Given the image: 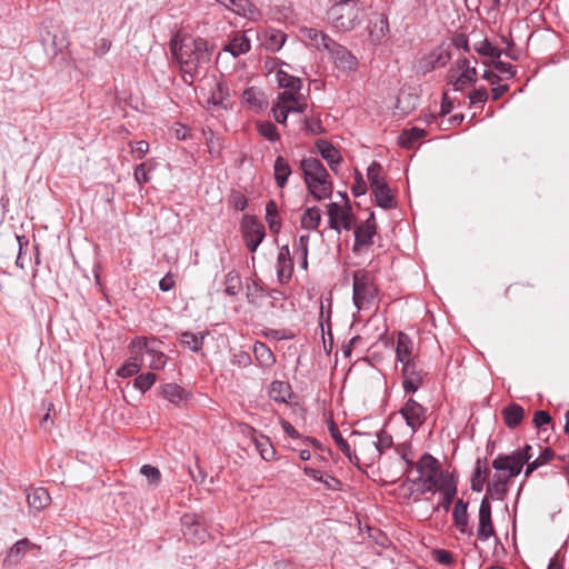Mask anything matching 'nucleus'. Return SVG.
I'll list each match as a JSON object with an SVG mask.
<instances>
[{
  "instance_id": "nucleus-1",
  "label": "nucleus",
  "mask_w": 569,
  "mask_h": 569,
  "mask_svg": "<svg viewBox=\"0 0 569 569\" xmlns=\"http://www.w3.org/2000/svg\"><path fill=\"white\" fill-rule=\"evenodd\" d=\"M171 52L183 72L186 82H191L194 74L206 69L211 60L207 41L191 36L171 40Z\"/></svg>"
},
{
  "instance_id": "nucleus-2",
  "label": "nucleus",
  "mask_w": 569,
  "mask_h": 569,
  "mask_svg": "<svg viewBox=\"0 0 569 569\" xmlns=\"http://www.w3.org/2000/svg\"><path fill=\"white\" fill-rule=\"evenodd\" d=\"M419 473L417 480L421 492L439 490L447 505H450L457 492V483L451 475L440 470V465L436 458L425 453L416 463Z\"/></svg>"
},
{
  "instance_id": "nucleus-3",
  "label": "nucleus",
  "mask_w": 569,
  "mask_h": 569,
  "mask_svg": "<svg viewBox=\"0 0 569 569\" xmlns=\"http://www.w3.org/2000/svg\"><path fill=\"white\" fill-rule=\"evenodd\" d=\"M309 192L316 200L328 199L332 194V183L329 173L317 158H305L300 162Z\"/></svg>"
},
{
  "instance_id": "nucleus-4",
  "label": "nucleus",
  "mask_w": 569,
  "mask_h": 569,
  "mask_svg": "<svg viewBox=\"0 0 569 569\" xmlns=\"http://www.w3.org/2000/svg\"><path fill=\"white\" fill-rule=\"evenodd\" d=\"M333 4L328 10V19L340 31L352 30L360 23L363 10L361 0H332Z\"/></svg>"
},
{
  "instance_id": "nucleus-5",
  "label": "nucleus",
  "mask_w": 569,
  "mask_h": 569,
  "mask_svg": "<svg viewBox=\"0 0 569 569\" xmlns=\"http://www.w3.org/2000/svg\"><path fill=\"white\" fill-rule=\"evenodd\" d=\"M353 303L358 310H368L375 303L377 288L372 274L367 270H356L352 274Z\"/></svg>"
},
{
  "instance_id": "nucleus-6",
  "label": "nucleus",
  "mask_w": 569,
  "mask_h": 569,
  "mask_svg": "<svg viewBox=\"0 0 569 569\" xmlns=\"http://www.w3.org/2000/svg\"><path fill=\"white\" fill-rule=\"evenodd\" d=\"M530 450L531 446L527 445L521 451L500 455L492 461V467L497 471H509V477H516L521 472L523 465H528L531 459Z\"/></svg>"
},
{
  "instance_id": "nucleus-7",
  "label": "nucleus",
  "mask_w": 569,
  "mask_h": 569,
  "mask_svg": "<svg viewBox=\"0 0 569 569\" xmlns=\"http://www.w3.org/2000/svg\"><path fill=\"white\" fill-rule=\"evenodd\" d=\"M329 227L338 232L341 229L350 230L355 223V217L349 206L348 197L345 196V204L331 202L327 206Z\"/></svg>"
},
{
  "instance_id": "nucleus-8",
  "label": "nucleus",
  "mask_w": 569,
  "mask_h": 569,
  "mask_svg": "<svg viewBox=\"0 0 569 569\" xmlns=\"http://www.w3.org/2000/svg\"><path fill=\"white\" fill-rule=\"evenodd\" d=\"M247 248L254 252L264 238V227L254 217H246L241 224Z\"/></svg>"
},
{
  "instance_id": "nucleus-9",
  "label": "nucleus",
  "mask_w": 569,
  "mask_h": 569,
  "mask_svg": "<svg viewBox=\"0 0 569 569\" xmlns=\"http://www.w3.org/2000/svg\"><path fill=\"white\" fill-rule=\"evenodd\" d=\"M327 51L330 53L335 66L342 72L349 73L357 69L358 59L343 46L333 41Z\"/></svg>"
},
{
  "instance_id": "nucleus-10",
  "label": "nucleus",
  "mask_w": 569,
  "mask_h": 569,
  "mask_svg": "<svg viewBox=\"0 0 569 569\" xmlns=\"http://www.w3.org/2000/svg\"><path fill=\"white\" fill-rule=\"evenodd\" d=\"M451 59L448 47L440 46L418 62V69L422 73H428L437 68L445 67Z\"/></svg>"
},
{
  "instance_id": "nucleus-11",
  "label": "nucleus",
  "mask_w": 569,
  "mask_h": 569,
  "mask_svg": "<svg viewBox=\"0 0 569 569\" xmlns=\"http://www.w3.org/2000/svg\"><path fill=\"white\" fill-rule=\"evenodd\" d=\"M376 229L375 214L370 212L369 218L355 230L353 252L359 253L363 247L372 244Z\"/></svg>"
},
{
  "instance_id": "nucleus-12",
  "label": "nucleus",
  "mask_w": 569,
  "mask_h": 569,
  "mask_svg": "<svg viewBox=\"0 0 569 569\" xmlns=\"http://www.w3.org/2000/svg\"><path fill=\"white\" fill-rule=\"evenodd\" d=\"M400 413L413 431H416L426 420V409L412 398H410L401 408Z\"/></svg>"
},
{
  "instance_id": "nucleus-13",
  "label": "nucleus",
  "mask_w": 569,
  "mask_h": 569,
  "mask_svg": "<svg viewBox=\"0 0 569 569\" xmlns=\"http://www.w3.org/2000/svg\"><path fill=\"white\" fill-rule=\"evenodd\" d=\"M402 365L403 388L407 392H415L422 382L423 371L418 367L416 360Z\"/></svg>"
},
{
  "instance_id": "nucleus-14",
  "label": "nucleus",
  "mask_w": 569,
  "mask_h": 569,
  "mask_svg": "<svg viewBox=\"0 0 569 569\" xmlns=\"http://www.w3.org/2000/svg\"><path fill=\"white\" fill-rule=\"evenodd\" d=\"M510 478L509 471H498L493 475L492 481L488 483L485 495L488 496V501H490V499L503 500L507 495V485Z\"/></svg>"
},
{
  "instance_id": "nucleus-15",
  "label": "nucleus",
  "mask_w": 569,
  "mask_h": 569,
  "mask_svg": "<svg viewBox=\"0 0 569 569\" xmlns=\"http://www.w3.org/2000/svg\"><path fill=\"white\" fill-rule=\"evenodd\" d=\"M277 102L282 106L284 111L290 112H305L307 103L302 94L298 92H280L277 98Z\"/></svg>"
},
{
  "instance_id": "nucleus-16",
  "label": "nucleus",
  "mask_w": 569,
  "mask_h": 569,
  "mask_svg": "<svg viewBox=\"0 0 569 569\" xmlns=\"http://www.w3.org/2000/svg\"><path fill=\"white\" fill-rule=\"evenodd\" d=\"M29 508L34 511H41L51 502L49 492L42 487H30L26 489Z\"/></svg>"
},
{
  "instance_id": "nucleus-17",
  "label": "nucleus",
  "mask_w": 569,
  "mask_h": 569,
  "mask_svg": "<svg viewBox=\"0 0 569 569\" xmlns=\"http://www.w3.org/2000/svg\"><path fill=\"white\" fill-rule=\"evenodd\" d=\"M316 147L321 157L328 162L332 171H337V167L342 160L339 150L327 140H317Z\"/></svg>"
},
{
  "instance_id": "nucleus-18",
  "label": "nucleus",
  "mask_w": 569,
  "mask_h": 569,
  "mask_svg": "<svg viewBox=\"0 0 569 569\" xmlns=\"http://www.w3.org/2000/svg\"><path fill=\"white\" fill-rule=\"evenodd\" d=\"M251 48L249 38L242 32H236L229 43L224 47V51L237 58L249 52Z\"/></svg>"
},
{
  "instance_id": "nucleus-19",
  "label": "nucleus",
  "mask_w": 569,
  "mask_h": 569,
  "mask_svg": "<svg viewBox=\"0 0 569 569\" xmlns=\"http://www.w3.org/2000/svg\"><path fill=\"white\" fill-rule=\"evenodd\" d=\"M412 350H413V342L403 332H399L397 337V347H396V353H397V360L401 363L409 362L416 360L412 357Z\"/></svg>"
},
{
  "instance_id": "nucleus-20",
  "label": "nucleus",
  "mask_w": 569,
  "mask_h": 569,
  "mask_svg": "<svg viewBox=\"0 0 569 569\" xmlns=\"http://www.w3.org/2000/svg\"><path fill=\"white\" fill-rule=\"evenodd\" d=\"M449 82L452 84L456 91H461L465 88L473 84L477 80V69L466 70L461 73L456 74L455 70H450Z\"/></svg>"
},
{
  "instance_id": "nucleus-21",
  "label": "nucleus",
  "mask_w": 569,
  "mask_h": 569,
  "mask_svg": "<svg viewBox=\"0 0 569 569\" xmlns=\"http://www.w3.org/2000/svg\"><path fill=\"white\" fill-rule=\"evenodd\" d=\"M286 38L287 36L282 31L269 29L263 32L261 43L268 51L277 52L284 44Z\"/></svg>"
},
{
  "instance_id": "nucleus-22",
  "label": "nucleus",
  "mask_w": 569,
  "mask_h": 569,
  "mask_svg": "<svg viewBox=\"0 0 569 569\" xmlns=\"http://www.w3.org/2000/svg\"><path fill=\"white\" fill-rule=\"evenodd\" d=\"M302 36L310 42L311 46L317 49L328 50L332 46L333 40L322 31L315 28H306L302 31Z\"/></svg>"
},
{
  "instance_id": "nucleus-23",
  "label": "nucleus",
  "mask_w": 569,
  "mask_h": 569,
  "mask_svg": "<svg viewBox=\"0 0 569 569\" xmlns=\"http://www.w3.org/2000/svg\"><path fill=\"white\" fill-rule=\"evenodd\" d=\"M292 271V262L290 258V251L288 246H283L280 248L278 258H277V273L280 282H283L284 279H289L291 277Z\"/></svg>"
},
{
  "instance_id": "nucleus-24",
  "label": "nucleus",
  "mask_w": 569,
  "mask_h": 569,
  "mask_svg": "<svg viewBox=\"0 0 569 569\" xmlns=\"http://www.w3.org/2000/svg\"><path fill=\"white\" fill-rule=\"evenodd\" d=\"M477 533H495L491 522V506L488 496H485L479 508V527Z\"/></svg>"
},
{
  "instance_id": "nucleus-25",
  "label": "nucleus",
  "mask_w": 569,
  "mask_h": 569,
  "mask_svg": "<svg viewBox=\"0 0 569 569\" xmlns=\"http://www.w3.org/2000/svg\"><path fill=\"white\" fill-rule=\"evenodd\" d=\"M506 426L510 429L518 427L525 418V409L518 403H510L501 411Z\"/></svg>"
},
{
  "instance_id": "nucleus-26",
  "label": "nucleus",
  "mask_w": 569,
  "mask_h": 569,
  "mask_svg": "<svg viewBox=\"0 0 569 569\" xmlns=\"http://www.w3.org/2000/svg\"><path fill=\"white\" fill-rule=\"evenodd\" d=\"M292 396L291 387L284 381H273L269 388V397L277 402H288Z\"/></svg>"
},
{
  "instance_id": "nucleus-27",
  "label": "nucleus",
  "mask_w": 569,
  "mask_h": 569,
  "mask_svg": "<svg viewBox=\"0 0 569 569\" xmlns=\"http://www.w3.org/2000/svg\"><path fill=\"white\" fill-rule=\"evenodd\" d=\"M274 180L279 188H283L287 184L288 178L291 174V168L289 162L281 156H279L273 164Z\"/></svg>"
},
{
  "instance_id": "nucleus-28",
  "label": "nucleus",
  "mask_w": 569,
  "mask_h": 569,
  "mask_svg": "<svg viewBox=\"0 0 569 569\" xmlns=\"http://www.w3.org/2000/svg\"><path fill=\"white\" fill-rule=\"evenodd\" d=\"M37 548V545L31 543L27 538H23L17 541L13 547H11L7 556V561H9L10 563H16L29 550H33Z\"/></svg>"
},
{
  "instance_id": "nucleus-29",
  "label": "nucleus",
  "mask_w": 569,
  "mask_h": 569,
  "mask_svg": "<svg viewBox=\"0 0 569 569\" xmlns=\"http://www.w3.org/2000/svg\"><path fill=\"white\" fill-rule=\"evenodd\" d=\"M371 191L375 196L376 203L379 207L383 209H390L395 206V198L391 194L390 188L388 187L387 182L381 186H378Z\"/></svg>"
},
{
  "instance_id": "nucleus-30",
  "label": "nucleus",
  "mask_w": 569,
  "mask_h": 569,
  "mask_svg": "<svg viewBox=\"0 0 569 569\" xmlns=\"http://www.w3.org/2000/svg\"><path fill=\"white\" fill-rule=\"evenodd\" d=\"M227 9L249 19H253L257 14V9L250 0H231Z\"/></svg>"
},
{
  "instance_id": "nucleus-31",
  "label": "nucleus",
  "mask_w": 569,
  "mask_h": 569,
  "mask_svg": "<svg viewBox=\"0 0 569 569\" xmlns=\"http://www.w3.org/2000/svg\"><path fill=\"white\" fill-rule=\"evenodd\" d=\"M162 393L170 402L179 405L188 399V392L176 383H168L163 387Z\"/></svg>"
},
{
  "instance_id": "nucleus-32",
  "label": "nucleus",
  "mask_w": 569,
  "mask_h": 569,
  "mask_svg": "<svg viewBox=\"0 0 569 569\" xmlns=\"http://www.w3.org/2000/svg\"><path fill=\"white\" fill-rule=\"evenodd\" d=\"M321 221V213L318 207L308 208L301 216V227L306 230H316Z\"/></svg>"
},
{
  "instance_id": "nucleus-33",
  "label": "nucleus",
  "mask_w": 569,
  "mask_h": 569,
  "mask_svg": "<svg viewBox=\"0 0 569 569\" xmlns=\"http://www.w3.org/2000/svg\"><path fill=\"white\" fill-rule=\"evenodd\" d=\"M203 339H204V333H202V332L196 335L190 331H184L180 336L181 345L187 347L188 349H190L193 352H198L199 350H201V348L203 346Z\"/></svg>"
},
{
  "instance_id": "nucleus-34",
  "label": "nucleus",
  "mask_w": 569,
  "mask_h": 569,
  "mask_svg": "<svg viewBox=\"0 0 569 569\" xmlns=\"http://www.w3.org/2000/svg\"><path fill=\"white\" fill-rule=\"evenodd\" d=\"M467 507L468 505L459 499L457 500L452 511L455 523L462 533L466 531L468 525Z\"/></svg>"
},
{
  "instance_id": "nucleus-35",
  "label": "nucleus",
  "mask_w": 569,
  "mask_h": 569,
  "mask_svg": "<svg viewBox=\"0 0 569 569\" xmlns=\"http://www.w3.org/2000/svg\"><path fill=\"white\" fill-rule=\"evenodd\" d=\"M277 81L281 88L289 89L288 92H298L301 89V80L297 77L289 74L286 71L279 70L277 72Z\"/></svg>"
},
{
  "instance_id": "nucleus-36",
  "label": "nucleus",
  "mask_w": 569,
  "mask_h": 569,
  "mask_svg": "<svg viewBox=\"0 0 569 569\" xmlns=\"http://www.w3.org/2000/svg\"><path fill=\"white\" fill-rule=\"evenodd\" d=\"M426 136V131L419 128H411L402 131L399 136L398 141L405 148H411L413 143Z\"/></svg>"
},
{
  "instance_id": "nucleus-37",
  "label": "nucleus",
  "mask_w": 569,
  "mask_h": 569,
  "mask_svg": "<svg viewBox=\"0 0 569 569\" xmlns=\"http://www.w3.org/2000/svg\"><path fill=\"white\" fill-rule=\"evenodd\" d=\"M253 441L262 459L266 461L273 459L276 451L268 437L260 435L259 437H254Z\"/></svg>"
},
{
  "instance_id": "nucleus-38",
  "label": "nucleus",
  "mask_w": 569,
  "mask_h": 569,
  "mask_svg": "<svg viewBox=\"0 0 569 569\" xmlns=\"http://www.w3.org/2000/svg\"><path fill=\"white\" fill-rule=\"evenodd\" d=\"M253 353L262 366L268 367L274 362L273 353L263 342H257L254 345Z\"/></svg>"
},
{
  "instance_id": "nucleus-39",
  "label": "nucleus",
  "mask_w": 569,
  "mask_h": 569,
  "mask_svg": "<svg viewBox=\"0 0 569 569\" xmlns=\"http://www.w3.org/2000/svg\"><path fill=\"white\" fill-rule=\"evenodd\" d=\"M555 456V452L550 448H546L541 451L540 456L533 461H529L525 476L529 477L537 468L550 461Z\"/></svg>"
},
{
  "instance_id": "nucleus-40",
  "label": "nucleus",
  "mask_w": 569,
  "mask_h": 569,
  "mask_svg": "<svg viewBox=\"0 0 569 569\" xmlns=\"http://www.w3.org/2000/svg\"><path fill=\"white\" fill-rule=\"evenodd\" d=\"M382 167L378 162H372L367 170L368 180L370 182L371 190L386 183L385 179L381 176Z\"/></svg>"
},
{
  "instance_id": "nucleus-41",
  "label": "nucleus",
  "mask_w": 569,
  "mask_h": 569,
  "mask_svg": "<svg viewBox=\"0 0 569 569\" xmlns=\"http://www.w3.org/2000/svg\"><path fill=\"white\" fill-rule=\"evenodd\" d=\"M277 204L273 200H270L266 206V220L269 224V228L272 232L278 233L280 230V221L277 220Z\"/></svg>"
},
{
  "instance_id": "nucleus-42",
  "label": "nucleus",
  "mask_w": 569,
  "mask_h": 569,
  "mask_svg": "<svg viewBox=\"0 0 569 569\" xmlns=\"http://www.w3.org/2000/svg\"><path fill=\"white\" fill-rule=\"evenodd\" d=\"M241 290V278L239 273L231 270L226 276V293L229 296H236Z\"/></svg>"
},
{
  "instance_id": "nucleus-43",
  "label": "nucleus",
  "mask_w": 569,
  "mask_h": 569,
  "mask_svg": "<svg viewBox=\"0 0 569 569\" xmlns=\"http://www.w3.org/2000/svg\"><path fill=\"white\" fill-rule=\"evenodd\" d=\"M488 475L489 470H482L480 467V461H478L471 477V489L473 491L480 492L483 489V485L486 482Z\"/></svg>"
},
{
  "instance_id": "nucleus-44",
  "label": "nucleus",
  "mask_w": 569,
  "mask_h": 569,
  "mask_svg": "<svg viewBox=\"0 0 569 569\" xmlns=\"http://www.w3.org/2000/svg\"><path fill=\"white\" fill-rule=\"evenodd\" d=\"M329 431H330L331 437L335 439L336 443L338 445L340 451L342 453H345L346 456L351 457L350 446H349L348 441L346 439H343L338 427L336 426V423L333 421H331L329 425Z\"/></svg>"
},
{
  "instance_id": "nucleus-45",
  "label": "nucleus",
  "mask_w": 569,
  "mask_h": 569,
  "mask_svg": "<svg viewBox=\"0 0 569 569\" xmlns=\"http://www.w3.org/2000/svg\"><path fill=\"white\" fill-rule=\"evenodd\" d=\"M371 443L375 447L377 456L380 457L386 449L392 446V437L388 435L386 431L380 430L377 433V441L371 440Z\"/></svg>"
},
{
  "instance_id": "nucleus-46",
  "label": "nucleus",
  "mask_w": 569,
  "mask_h": 569,
  "mask_svg": "<svg viewBox=\"0 0 569 569\" xmlns=\"http://www.w3.org/2000/svg\"><path fill=\"white\" fill-rule=\"evenodd\" d=\"M475 49L479 54L488 57L491 60L499 59L502 54V51L492 46L488 40L481 41Z\"/></svg>"
},
{
  "instance_id": "nucleus-47",
  "label": "nucleus",
  "mask_w": 569,
  "mask_h": 569,
  "mask_svg": "<svg viewBox=\"0 0 569 569\" xmlns=\"http://www.w3.org/2000/svg\"><path fill=\"white\" fill-rule=\"evenodd\" d=\"M140 365L138 363L137 356H132L126 363H123L117 371V375L122 378H129L138 373Z\"/></svg>"
},
{
  "instance_id": "nucleus-48",
  "label": "nucleus",
  "mask_w": 569,
  "mask_h": 569,
  "mask_svg": "<svg viewBox=\"0 0 569 569\" xmlns=\"http://www.w3.org/2000/svg\"><path fill=\"white\" fill-rule=\"evenodd\" d=\"M263 291L264 290L259 282L252 281L251 284L247 286L246 296H247L248 302L251 305H256V306L259 305L260 300L262 298Z\"/></svg>"
},
{
  "instance_id": "nucleus-49",
  "label": "nucleus",
  "mask_w": 569,
  "mask_h": 569,
  "mask_svg": "<svg viewBox=\"0 0 569 569\" xmlns=\"http://www.w3.org/2000/svg\"><path fill=\"white\" fill-rule=\"evenodd\" d=\"M156 379L157 376L152 372L142 373L134 379V387L141 392H146L153 386Z\"/></svg>"
},
{
  "instance_id": "nucleus-50",
  "label": "nucleus",
  "mask_w": 569,
  "mask_h": 569,
  "mask_svg": "<svg viewBox=\"0 0 569 569\" xmlns=\"http://www.w3.org/2000/svg\"><path fill=\"white\" fill-rule=\"evenodd\" d=\"M181 525L182 528L192 531V533H198L200 530H204L199 521V517L196 515H184L181 518Z\"/></svg>"
},
{
  "instance_id": "nucleus-51",
  "label": "nucleus",
  "mask_w": 569,
  "mask_h": 569,
  "mask_svg": "<svg viewBox=\"0 0 569 569\" xmlns=\"http://www.w3.org/2000/svg\"><path fill=\"white\" fill-rule=\"evenodd\" d=\"M258 130L261 136H263L270 141H276L279 139L277 127L270 121L259 123Z\"/></svg>"
},
{
  "instance_id": "nucleus-52",
  "label": "nucleus",
  "mask_w": 569,
  "mask_h": 569,
  "mask_svg": "<svg viewBox=\"0 0 569 569\" xmlns=\"http://www.w3.org/2000/svg\"><path fill=\"white\" fill-rule=\"evenodd\" d=\"M151 169L152 167H150L149 162H143L136 167L134 179L140 186L150 181L149 171Z\"/></svg>"
},
{
  "instance_id": "nucleus-53",
  "label": "nucleus",
  "mask_w": 569,
  "mask_h": 569,
  "mask_svg": "<svg viewBox=\"0 0 569 569\" xmlns=\"http://www.w3.org/2000/svg\"><path fill=\"white\" fill-rule=\"evenodd\" d=\"M140 472L147 478L150 485H158L161 479V473L158 468L150 465H143Z\"/></svg>"
},
{
  "instance_id": "nucleus-54",
  "label": "nucleus",
  "mask_w": 569,
  "mask_h": 569,
  "mask_svg": "<svg viewBox=\"0 0 569 569\" xmlns=\"http://www.w3.org/2000/svg\"><path fill=\"white\" fill-rule=\"evenodd\" d=\"M485 64L493 67L498 72L508 74L510 78L516 74L515 67L512 64L502 62L499 59L491 60Z\"/></svg>"
},
{
  "instance_id": "nucleus-55",
  "label": "nucleus",
  "mask_w": 569,
  "mask_h": 569,
  "mask_svg": "<svg viewBox=\"0 0 569 569\" xmlns=\"http://www.w3.org/2000/svg\"><path fill=\"white\" fill-rule=\"evenodd\" d=\"M431 553L432 558L441 565L452 566L455 562L452 553L445 549H435Z\"/></svg>"
},
{
  "instance_id": "nucleus-56",
  "label": "nucleus",
  "mask_w": 569,
  "mask_h": 569,
  "mask_svg": "<svg viewBox=\"0 0 569 569\" xmlns=\"http://www.w3.org/2000/svg\"><path fill=\"white\" fill-rule=\"evenodd\" d=\"M309 240L310 236L307 233L300 236L298 241L295 243V253L300 256V258H308Z\"/></svg>"
},
{
  "instance_id": "nucleus-57",
  "label": "nucleus",
  "mask_w": 569,
  "mask_h": 569,
  "mask_svg": "<svg viewBox=\"0 0 569 569\" xmlns=\"http://www.w3.org/2000/svg\"><path fill=\"white\" fill-rule=\"evenodd\" d=\"M148 355L150 356L149 367L153 370L162 369L166 365V357L162 352H157L154 350H148Z\"/></svg>"
},
{
  "instance_id": "nucleus-58",
  "label": "nucleus",
  "mask_w": 569,
  "mask_h": 569,
  "mask_svg": "<svg viewBox=\"0 0 569 569\" xmlns=\"http://www.w3.org/2000/svg\"><path fill=\"white\" fill-rule=\"evenodd\" d=\"M131 353L133 356H137L139 358V355L142 352V350H151L148 348V340L144 337H138L130 343Z\"/></svg>"
},
{
  "instance_id": "nucleus-59",
  "label": "nucleus",
  "mask_w": 569,
  "mask_h": 569,
  "mask_svg": "<svg viewBox=\"0 0 569 569\" xmlns=\"http://www.w3.org/2000/svg\"><path fill=\"white\" fill-rule=\"evenodd\" d=\"M242 98L250 106L256 108H262L263 101L258 97L253 88L244 90Z\"/></svg>"
},
{
  "instance_id": "nucleus-60",
  "label": "nucleus",
  "mask_w": 569,
  "mask_h": 569,
  "mask_svg": "<svg viewBox=\"0 0 569 569\" xmlns=\"http://www.w3.org/2000/svg\"><path fill=\"white\" fill-rule=\"evenodd\" d=\"M469 99L471 104L485 103L488 99V91L486 88L476 89L469 94Z\"/></svg>"
},
{
  "instance_id": "nucleus-61",
  "label": "nucleus",
  "mask_w": 569,
  "mask_h": 569,
  "mask_svg": "<svg viewBox=\"0 0 569 569\" xmlns=\"http://www.w3.org/2000/svg\"><path fill=\"white\" fill-rule=\"evenodd\" d=\"M111 48V41L106 38H100L94 43V53L99 57L104 56Z\"/></svg>"
},
{
  "instance_id": "nucleus-62",
  "label": "nucleus",
  "mask_w": 569,
  "mask_h": 569,
  "mask_svg": "<svg viewBox=\"0 0 569 569\" xmlns=\"http://www.w3.org/2000/svg\"><path fill=\"white\" fill-rule=\"evenodd\" d=\"M366 181L363 180L362 176L357 172L356 182L351 188L352 194L355 197H360L366 193Z\"/></svg>"
},
{
  "instance_id": "nucleus-63",
  "label": "nucleus",
  "mask_w": 569,
  "mask_h": 569,
  "mask_svg": "<svg viewBox=\"0 0 569 569\" xmlns=\"http://www.w3.org/2000/svg\"><path fill=\"white\" fill-rule=\"evenodd\" d=\"M551 421V417L547 411L539 410L535 413L533 423L537 428H541Z\"/></svg>"
},
{
  "instance_id": "nucleus-64",
  "label": "nucleus",
  "mask_w": 569,
  "mask_h": 569,
  "mask_svg": "<svg viewBox=\"0 0 569 569\" xmlns=\"http://www.w3.org/2000/svg\"><path fill=\"white\" fill-rule=\"evenodd\" d=\"M272 113L277 122L284 123L287 121L288 112L278 102L273 104Z\"/></svg>"
}]
</instances>
